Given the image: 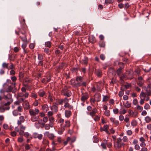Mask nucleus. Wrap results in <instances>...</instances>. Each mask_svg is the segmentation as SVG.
Segmentation results:
<instances>
[{
  "label": "nucleus",
  "instance_id": "obj_24",
  "mask_svg": "<svg viewBox=\"0 0 151 151\" xmlns=\"http://www.w3.org/2000/svg\"><path fill=\"white\" fill-rule=\"evenodd\" d=\"M145 120L146 122L149 123L151 122V117L147 116L145 117Z\"/></svg>",
  "mask_w": 151,
  "mask_h": 151
},
{
  "label": "nucleus",
  "instance_id": "obj_21",
  "mask_svg": "<svg viewBox=\"0 0 151 151\" xmlns=\"http://www.w3.org/2000/svg\"><path fill=\"white\" fill-rule=\"evenodd\" d=\"M38 94L40 97H43L45 95L46 93L44 91H40L38 92Z\"/></svg>",
  "mask_w": 151,
  "mask_h": 151
},
{
  "label": "nucleus",
  "instance_id": "obj_33",
  "mask_svg": "<svg viewBox=\"0 0 151 151\" xmlns=\"http://www.w3.org/2000/svg\"><path fill=\"white\" fill-rule=\"evenodd\" d=\"M99 45L100 47H104L105 46V42L102 41H100Z\"/></svg>",
  "mask_w": 151,
  "mask_h": 151
},
{
  "label": "nucleus",
  "instance_id": "obj_19",
  "mask_svg": "<svg viewBox=\"0 0 151 151\" xmlns=\"http://www.w3.org/2000/svg\"><path fill=\"white\" fill-rule=\"evenodd\" d=\"M20 37L22 40L24 42H27V39L26 37V35H24L20 36Z\"/></svg>",
  "mask_w": 151,
  "mask_h": 151
},
{
  "label": "nucleus",
  "instance_id": "obj_31",
  "mask_svg": "<svg viewBox=\"0 0 151 151\" xmlns=\"http://www.w3.org/2000/svg\"><path fill=\"white\" fill-rule=\"evenodd\" d=\"M137 124V122L136 120H133L131 122V125L133 127H136Z\"/></svg>",
  "mask_w": 151,
  "mask_h": 151
},
{
  "label": "nucleus",
  "instance_id": "obj_16",
  "mask_svg": "<svg viewBox=\"0 0 151 151\" xmlns=\"http://www.w3.org/2000/svg\"><path fill=\"white\" fill-rule=\"evenodd\" d=\"M39 116H38L34 115L31 116V120L32 121L34 122L37 121L39 119Z\"/></svg>",
  "mask_w": 151,
  "mask_h": 151
},
{
  "label": "nucleus",
  "instance_id": "obj_30",
  "mask_svg": "<svg viewBox=\"0 0 151 151\" xmlns=\"http://www.w3.org/2000/svg\"><path fill=\"white\" fill-rule=\"evenodd\" d=\"M109 98L108 96H103L102 101L104 102H106L108 101Z\"/></svg>",
  "mask_w": 151,
  "mask_h": 151
},
{
  "label": "nucleus",
  "instance_id": "obj_23",
  "mask_svg": "<svg viewBox=\"0 0 151 151\" xmlns=\"http://www.w3.org/2000/svg\"><path fill=\"white\" fill-rule=\"evenodd\" d=\"M145 83L144 81H138L137 82V84L139 86L142 87L143 86Z\"/></svg>",
  "mask_w": 151,
  "mask_h": 151
},
{
  "label": "nucleus",
  "instance_id": "obj_9",
  "mask_svg": "<svg viewBox=\"0 0 151 151\" xmlns=\"http://www.w3.org/2000/svg\"><path fill=\"white\" fill-rule=\"evenodd\" d=\"M23 105L25 110H28L30 108V106L29 104V102L27 100L24 101V102L23 103Z\"/></svg>",
  "mask_w": 151,
  "mask_h": 151
},
{
  "label": "nucleus",
  "instance_id": "obj_17",
  "mask_svg": "<svg viewBox=\"0 0 151 151\" xmlns=\"http://www.w3.org/2000/svg\"><path fill=\"white\" fill-rule=\"evenodd\" d=\"M97 112V110L96 108H94L92 111L89 113V114L91 116L95 115V114Z\"/></svg>",
  "mask_w": 151,
  "mask_h": 151
},
{
  "label": "nucleus",
  "instance_id": "obj_51",
  "mask_svg": "<svg viewBox=\"0 0 151 151\" xmlns=\"http://www.w3.org/2000/svg\"><path fill=\"white\" fill-rule=\"evenodd\" d=\"M24 96V94L22 93H19L17 96V98L18 99L19 97H23Z\"/></svg>",
  "mask_w": 151,
  "mask_h": 151
},
{
  "label": "nucleus",
  "instance_id": "obj_15",
  "mask_svg": "<svg viewBox=\"0 0 151 151\" xmlns=\"http://www.w3.org/2000/svg\"><path fill=\"white\" fill-rule=\"evenodd\" d=\"M142 88L146 91V92L145 93V94H148V95H151V90L150 89L147 88L146 86H145L143 87Z\"/></svg>",
  "mask_w": 151,
  "mask_h": 151
},
{
  "label": "nucleus",
  "instance_id": "obj_61",
  "mask_svg": "<svg viewBox=\"0 0 151 151\" xmlns=\"http://www.w3.org/2000/svg\"><path fill=\"white\" fill-rule=\"evenodd\" d=\"M100 117L98 116H96L94 119L95 121H98L100 120Z\"/></svg>",
  "mask_w": 151,
  "mask_h": 151
},
{
  "label": "nucleus",
  "instance_id": "obj_39",
  "mask_svg": "<svg viewBox=\"0 0 151 151\" xmlns=\"http://www.w3.org/2000/svg\"><path fill=\"white\" fill-rule=\"evenodd\" d=\"M104 114L106 116H109L110 114V111L109 110H106L104 112Z\"/></svg>",
  "mask_w": 151,
  "mask_h": 151
},
{
  "label": "nucleus",
  "instance_id": "obj_18",
  "mask_svg": "<svg viewBox=\"0 0 151 151\" xmlns=\"http://www.w3.org/2000/svg\"><path fill=\"white\" fill-rule=\"evenodd\" d=\"M64 106L65 108H68L70 109H72L73 108V106L70 105L68 102L65 104Z\"/></svg>",
  "mask_w": 151,
  "mask_h": 151
},
{
  "label": "nucleus",
  "instance_id": "obj_12",
  "mask_svg": "<svg viewBox=\"0 0 151 151\" xmlns=\"http://www.w3.org/2000/svg\"><path fill=\"white\" fill-rule=\"evenodd\" d=\"M76 81L77 82V84L79 86L81 85V82L82 81V78L81 77H77L76 78Z\"/></svg>",
  "mask_w": 151,
  "mask_h": 151
},
{
  "label": "nucleus",
  "instance_id": "obj_64",
  "mask_svg": "<svg viewBox=\"0 0 151 151\" xmlns=\"http://www.w3.org/2000/svg\"><path fill=\"white\" fill-rule=\"evenodd\" d=\"M134 148L137 150H138L140 149V146L137 144H136L134 146Z\"/></svg>",
  "mask_w": 151,
  "mask_h": 151
},
{
  "label": "nucleus",
  "instance_id": "obj_5",
  "mask_svg": "<svg viewBox=\"0 0 151 151\" xmlns=\"http://www.w3.org/2000/svg\"><path fill=\"white\" fill-rule=\"evenodd\" d=\"M29 114L31 116L38 114L39 112V110L37 109H35V110L33 109H30L29 110Z\"/></svg>",
  "mask_w": 151,
  "mask_h": 151
},
{
  "label": "nucleus",
  "instance_id": "obj_41",
  "mask_svg": "<svg viewBox=\"0 0 151 151\" xmlns=\"http://www.w3.org/2000/svg\"><path fill=\"white\" fill-rule=\"evenodd\" d=\"M127 111L125 109H123V110L121 111H120L119 112V113L120 114H126L127 113Z\"/></svg>",
  "mask_w": 151,
  "mask_h": 151
},
{
  "label": "nucleus",
  "instance_id": "obj_14",
  "mask_svg": "<svg viewBox=\"0 0 151 151\" xmlns=\"http://www.w3.org/2000/svg\"><path fill=\"white\" fill-rule=\"evenodd\" d=\"M88 98V95L87 93L83 94L81 97V100L82 101L84 102Z\"/></svg>",
  "mask_w": 151,
  "mask_h": 151
},
{
  "label": "nucleus",
  "instance_id": "obj_42",
  "mask_svg": "<svg viewBox=\"0 0 151 151\" xmlns=\"http://www.w3.org/2000/svg\"><path fill=\"white\" fill-rule=\"evenodd\" d=\"M122 139L123 141L124 142H127L128 141V138L126 136H124L123 137L122 140Z\"/></svg>",
  "mask_w": 151,
  "mask_h": 151
},
{
  "label": "nucleus",
  "instance_id": "obj_55",
  "mask_svg": "<svg viewBox=\"0 0 151 151\" xmlns=\"http://www.w3.org/2000/svg\"><path fill=\"white\" fill-rule=\"evenodd\" d=\"M134 112L132 110H129V113L130 116H132L134 114Z\"/></svg>",
  "mask_w": 151,
  "mask_h": 151
},
{
  "label": "nucleus",
  "instance_id": "obj_1",
  "mask_svg": "<svg viewBox=\"0 0 151 151\" xmlns=\"http://www.w3.org/2000/svg\"><path fill=\"white\" fill-rule=\"evenodd\" d=\"M114 146L116 150H120L122 147H124L125 144L122 142V139L119 137L117 139V140L114 141Z\"/></svg>",
  "mask_w": 151,
  "mask_h": 151
},
{
  "label": "nucleus",
  "instance_id": "obj_40",
  "mask_svg": "<svg viewBox=\"0 0 151 151\" xmlns=\"http://www.w3.org/2000/svg\"><path fill=\"white\" fill-rule=\"evenodd\" d=\"M70 139H71V138L70 137H68L67 138L66 140V141H65L64 142V145H67L68 144V141H70Z\"/></svg>",
  "mask_w": 151,
  "mask_h": 151
},
{
  "label": "nucleus",
  "instance_id": "obj_6",
  "mask_svg": "<svg viewBox=\"0 0 151 151\" xmlns=\"http://www.w3.org/2000/svg\"><path fill=\"white\" fill-rule=\"evenodd\" d=\"M62 92L63 95L68 97L71 96L72 94V93L70 91L68 90L67 91L66 89H63Z\"/></svg>",
  "mask_w": 151,
  "mask_h": 151
},
{
  "label": "nucleus",
  "instance_id": "obj_46",
  "mask_svg": "<svg viewBox=\"0 0 151 151\" xmlns=\"http://www.w3.org/2000/svg\"><path fill=\"white\" fill-rule=\"evenodd\" d=\"M113 2L112 0H105V3L107 4L112 3Z\"/></svg>",
  "mask_w": 151,
  "mask_h": 151
},
{
  "label": "nucleus",
  "instance_id": "obj_50",
  "mask_svg": "<svg viewBox=\"0 0 151 151\" xmlns=\"http://www.w3.org/2000/svg\"><path fill=\"white\" fill-rule=\"evenodd\" d=\"M122 69L121 68H119L116 71V73L118 76H119L120 74L122 73Z\"/></svg>",
  "mask_w": 151,
  "mask_h": 151
},
{
  "label": "nucleus",
  "instance_id": "obj_44",
  "mask_svg": "<svg viewBox=\"0 0 151 151\" xmlns=\"http://www.w3.org/2000/svg\"><path fill=\"white\" fill-rule=\"evenodd\" d=\"M42 143L43 144L46 145L49 143V142L47 140L44 139L42 142Z\"/></svg>",
  "mask_w": 151,
  "mask_h": 151
},
{
  "label": "nucleus",
  "instance_id": "obj_32",
  "mask_svg": "<svg viewBox=\"0 0 151 151\" xmlns=\"http://www.w3.org/2000/svg\"><path fill=\"white\" fill-rule=\"evenodd\" d=\"M45 46L48 47H50L51 46V43L50 41H47L45 42Z\"/></svg>",
  "mask_w": 151,
  "mask_h": 151
},
{
  "label": "nucleus",
  "instance_id": "obj_63",
  "mask_svg": "<svg viewBox=\"0 0 151 151\" xmlns=\"http://www.w3.org/2000/svg\"><path fill=\"white\" fill-rule=\"evenodd\" d=\"M27 46V44L26 42H24L22 45V47L23 49H25Z\"/></svg>",
  "mask_w": 151,
  "mask_h": 151
},
{
  "label": "nucleus",
  "instance_id": "obj_49",
  "mask_svg": "<svg viewBox=\"0 0 151 151\" xmlns=\"http://www.w3.org/2000/svg\"><path fill=\"white\" fill-rule=\"evenodd\" d=\"M20 136H24L26 137H28L29 136V134L28 132H24V133L23 134L21 135H20Z\"/></svg>",
  "mask_w": 151,
  "mask_h": 151
},
{
  "label": "nucleus",
  "instance_id": "obj_53",
  "mask_svg": "<svg viewBox=\"0 0 151 151\" xmlns=\"http://www.w3.org/2000/svg\"><path fill=\"white\" fill-rule=\"evenodd\" d=\"M127 134L128 135L130 136L132 134V132L131 130H129L127 131Z\"/></svg>",
  "mask_w": 151,
  "mask_h": 151
},
{
  "label": "nucleus",
  "instance_id": "obj_37",
  "mask_svg": "<svg viewBox=\"0 0 151 151\" xmlns=\"http://www.w3.org/2000/svg\"><path fill=\"white\" fill-rule=\"evenodd\" d=\"M24 76V73L22 72H20L19 75L20 80H22Z\"/></svg>",
  "mask_w": 151,
  "mask_h": 151
},
{
  "label": "nucleus",
  "instance_id": "obj_58",
  "mask_svg": "<svg viewBox=\"0 0 151 151\" xmlns=\"http://www.w3.org/2000/svg\"><path fill=\"white\" fill-rule=\"evenodd\" d=\"M100 58L102 60H104L105 58V55L103 54H101L100 55Z\"/></svg>",
  "mask_w": 151,
  "mask_h": 151
},
{
  "label": "nucleus",
  "instance_id": "obj_3",
  "mask_svg": "<svg viewBox=\"0 0 151 151\" xmlns=\"http://www.w3.org/2000/svg\"><path fill=\"white\" fill-rule=\"evenodd\" d=\"M70 122L69 121H65V123H62L60 124V129L62 131H64L66 127H69L70 126Z\"/></svg>",
  "mask_w": 151,
  "mask_h": 151
},
{
  "label": "nucleus",
  "instance_id": "obj_45",
  "mask_svg": "<svg viewBox=\"0 0 151 151\" xmlns=\"http://www.w3.org/2000/svg\"><path fill=\"white\" fill-rule=\"evenodd\" d=\"M18 101H19V102L20 104L22 102H23V103L24 102V101L25 100V99L23 98H18Z\"/></svg>",
  "mask_w": 151,
  "mask_h": 151
},
{
  "label": "nucleus",
  "instance_id": "obj_43",
  "mask_svg": "<svg viewBox=\"0 0 151 151\" xmlns=\"http://www.w3.org/2000/svg\"><path fill=\"white\" fill-rule=\"evenodd\" d=\"M48 120V118L47 116H44L43 118L42 119V121H43V122L44 123H46L47 122Z\"/></svg>",
  "mask_w": 151,
  "mask_h": 151
},
{
  "label": "nucleus",
  "instance_id": "obj_20",
  "mask_svg": "<svg viewBox=\"0 0 151 151\" xmlns=\"http://www.w3.org/2000/svg\"><path fill=\"white\" fill-rule=\"evenodd\" d=\"M65 116L66 117L69 118L71 115V112L70 111L66 110L65 111Z\"/></svg>",
  "mask_w": 151,
  "mask_h": 151
},
{
  "label": "nucleus",
  "instance_id": "obj_22",
  "mask_svg": "<svg viewBox=\"0 0 151 151\" xmlns=\"http://www.w3.org/2000/svg\"><path fill=\"white\" fill-rule=\"evenodd\" d=\"M95 73L96 75L98 77H101V71L99 70H96Z\"/></svg>",
  "mask_w": 151,
  "mask_h": 151
},
{
  "label": "nucleus",
  "instance_id": "obj_47",
  "mask_svg": "<svg viewBox=\"0 0 151 151\" xmlns=\"http://www.w3.org/2000/svg\"><path fill=\"white\" fill-rule=\"evenodd\" d=\"M119 68L122 69L124 68V64L122 63H119Z\"/></svg>",
  "mask_w": 151,
  "mask_h": 151
},
{
  "label": "nucleus",
  "instance_id": "obj_27",
  "mask_svg": "<svg viewBox=\"0 0 151 151\" xmlns=\"http://www.w3.org/2000/svg\"><path fill=\"white\" fill-rule=\"evenodd\" d=\"M9 101L7 102V103H5L4 105H3V106H8L7 107H4V110H9Z\"/></svg>",
  "mask_w": 151,
  "mask_h": 151
},
{
  "label": "nucleus",
  "instance_id": "obj_48",
  "mask_svg": "<svg viewBox=\"0 0 151 151\" xmlns=\"http://www.w3.org/2000/svg\"><path fill=\"white\" fill-rule=\"evenodd\" d=\"M138 103V101L137 99H134L133 101V104L134 105H137V104Z\"/></svg>",
  "mask_w": 151,
  "mask_h": 151
},
{
  "label": "nucleus",
  "instance_id": "obj_62",
  "mask_svg": "<svg viewBox=\"0 0 151 151\" xmlns=\"http://www.w3.org/2000/svg\"><path fill=\"white\" fill-rule=\"evenodd\" d=\"M113 111L114 114H117L119 112V110L118 109L116 108L113 109Z\"/></svg>",
  "mask_w": 151,
  "mask_h": 151
},
{
  "label": "nucleus",
  "instance_id": "obj_56",
  "mask_svg": "<svg viewBox=\"0 0 151 151\" xmlns=\"http://www.w3.org/2000/svg\"><path fill=\"white\" fill-rule=\"evenodd\" d=\"M116 83V82L115 80H114L113 78H112L111 79V81L110 82V84L113 86L114 84Z\"/></svg>",
  "mask_w": 151,
  "mask_h": 151
},
{
  "label": "nucleus",
  "instance_id": "obj_60",
  "mask_svg": "<svg viewBox=\"0 0 151 151\" xmlns=\"http://www.w3.org/2000/svg\"><path fill=\"white\" fill-rule=\"evenodd\" d=\"M38 58L40 60H42L43 59V56L41 54H38Z\"/></svg>",
  "mask_w": 151,
  "mask_h": 151
},
{
  "label": "nucleus",
  "instance_id": "obj_13",
  "mask_svg": "<svg viewBox=\"0 0 151 151\" xmlns=\"http://www.w3.org/2000/svg\"><path fill=\"white\" fill-rule=\"evenodd\" d=\"M25 121V119L24 116H21L19 118V120L17 121V124L18 125L21 124L22 123L24 122Z\"/></svg>",
  "mask_w": 151,
  "mask_h": 151
},
{
  "label": "nucleus",
  "instance_id": "obj_34",
  "mask_svg": "<svg viewBox=\"0 0 151 151\" xmlns=\"http://www.w3.org/2000/svg\"><path fill=\"white\" fill-rule=\"evenodd\" d=\"M131 106V103H130L128 101H127L125 105V107L127 108H129Z\"/></svg>",
  "mask_w": 151,
  "mask_h": 151
},
{
  "label": "nucleus",
  "instance_id": "obj_35",
  "mask_svg": "<svg viewBox=\"0 0 151 151\" xmlns=\"http://www.w3.org/2000/svg\"><path fill=\"white\" fill-rule=\"evenodd\" d=\"M50 127H52V126H51L48 124H47L45 126V129L46 130H49L50 129Z\"/></svg>",
  "mask_w": 151,
  "mask_h": 151
},
{
  "label": "nucleus",
  "instance_id": "obj_36",
  "mask_svg": "<svg viewBox=\"0 0 151 151\" xmlns=\"http://www.w3.org/2000/svg\"><path fill=\"white\" fill-rule=\"evenodd\" d=\"M150 108V106L148 103H146L144 106L145 109L147 110L149 109Z\"/></svg>",
  "mask_w": 151,
  "mask_h": 151
},
{
  "label": "nucleus",
  "instance_id": "obj_28",
  "mask_svg": "<svg viewBox=\"0 0 151 151\" xmlns=\"http://www.w3.org/2000/svg\"><path fill=\"white\" fill-rule=\"evenodd\" d=\"M136 108L139 111H141L143 110V107L142 106H139L138 104L137 105Z\"/></svg>",
  "mask_w": 151,
  "mask_h": 151
},
{
  "label": "nucleus",
  "instance_id": "obj_25",
  "mask_svg": "<svg viewBox=\"0 0 151 151\" xmlns=\"http://www.w3.org/2000/svg\"><path fill=\"white\" fill-rule=\"evenodd\" d=\"M88 58L87 57H85L82 60L83 63L84 64H86L88 63Z\"/></svg>",
  "mask_w": 151,
  "mask_h": 151
},
{
  "label": "nucleus",
  "instance_id": "obj_54",
  "mask_svg": "<svg viewBox=\"0 0 151 151\" xmlns=\"http://www.w3.org/2000/svg\"><path fill=\"white\" fill-rule=\"evenodd\" d=\"M31 96V97L34 98L35 99H36L37 97V94L36 93H32Z\"/></svg>",
  "mask_w": 151,
  "mask_h": 151
},
{
  "label": "nucleus",
  "instance_id": "obj_29",
  "mask_svg": "<svg viewBox=\"0 0 151 151\" xmlns=\"http://www.w3.org/2000/svg\"><path fill=\"white\" fill-rule=\"evenodd\" d=\"M42 108L43 110L47 111L48 108V106L46 104H45L42 106Z\"/></svg>",
  "mask_w": 151,
  "mask_h": 151
},
{
  "label": "nucleus",
  "instance_id": "obj_10",
  "mask_svg": "<svg viewBox=\"0 0 151 151\" xmlns=\"http://www.w3.org/2000/svg\"><path fill=\"white\" fill-rule=\"evenodd\" d=\"M44 134L45 136L47 137L49 139L51 140L53 139L55 137L54 134H53L50 133L49 132H45Z\"/></svg>",
  "mask_w": 151,
  "mask_h": 151
},
{
  "label": "nucleus",
  "instance_id": "obj_11",
  "mask_svg": "<svg viewBox=\"0 0 151 151\" xmlns=\"http://www.w3.org/2000/svg\"><path fill=\"white\" fill-rule=\"evenodd\" d=\"M42 134H39L37 133L33 134V137L35 138H37L39 140H41L42 138Z\"/></svg>",
  "mask_w": 151,
  "mask_h": 151
},
{
  "label": "nucleus",
  "instance_id": "obj_4",
  "mask_svg": "<svg viewBox=\"0 0 151 151\" xmlns=\"http://www.w3.org/2000/svg\"><path fill=\"white\" fill-rule=\"evenodd\" d=\"M151 95H148L145 93L143 91H142L139 95V97H142L145 99V101H148L150 100L149 96Z\"/></svg>",
  "mask_w": 151,
  "mask_h": 151
},
{
  "label": "nucleus",
  "instance_id": "obj_26",
  "mask_svg": "<svg viewBox=\"0 0 151 151\" xmlns=\"http://www.w3.org/2000/svg\"><path fill=\"white\" fill-rule=\"evenodd\" d=\"M104 131L106 132L107 134L109 133V131L108 129L109 128V126L108 125H106L104 126L103 127Z\"/></svg>",
  "mask_w": 151,
  "mask_h": 151
},
{
  "label": "nucleus",
  "instance_id": "obj_57",
  "mask_svg": "<svg viewBox=\"0 0 151 151\" xmlns=\"http://www.w3.org/2000/svg\"><path fill=\"white\" fill-rule=\"evenodd\" d=\"M11 135L13 137H14L17 135V132L15 131H13L11 132Z\"/></svg>",
  "mask_w": 151,
  "mask_h": 151
},
{
  "label": "nucleus",
  "instance_id": "obj_7",
  "mask_svg": "<svg viewBox=\"0 0 151 151\" xmlns=\"http://www.w3.org/2000/svg\"><path fill=\"white\" fill-rule=\"evenodd\" d=\"M18 125L19 126L20 129L19 134L20 135H21L24 133V130H25L26 128V127L22 124Z\"/></svg>",
  "mask_w": 151,
  "mask_h": 151
},
{
  "label": "nucleus",
  "instance_id": "obj_2",
  "mask_svg": "<svg viewBox=\"0 0 151 151\" xmlns=\"http://www.w3.org/2000/svg\"><path fill=\"white\" fill-rule=\"evenodd\" d=\"M11 79L13 82L10 83L11 85H10V92L12 91L13 92H14L16 91V89L15 88V82L17 80V78L15 76H14L11 77Z\"/></svg>",
  "mask_w": 151,
  "mask_h": 151
},
{
  "label": "nucleus",
  "instance_id": "obj_52",
  "mask_svg": "<svg viewBox=\"0 0 151 151\" xmlns=\"http://www.w3.org/2000/svg\"><path fill=\"white\" fill-rule=\"evenodd\" d=\"M99 142V139L96 137H93V142L95 143H97Z\"/></svg>",
  "mask_w": 151,
  "mask_h": 151
},
{
  "label": "nucleus",
  "instance_id": "obj_8",
  "mask_svg": "<svg viewBox=\"0 0 151 151\" xmlns=\"http://www.w3.org/2000/svg\"><path fill=\"white\" fill-rule=\"evenodd\" d=\"M68 99L66 97H65L63 99H60L58 101V103L60 105H63V103H64L65 104L68 102L70 99Z\"/></svg>",
  "mask_w": 151,
  "mask_h": 151
},
{
  "label": "nucleus",
  "instance_id": "obj_59",
  "mask_svg": "<svg viewBox=\"0 0 151 151\" xmlns=\"http://www.w3.org/2000/svg\"><path fill=\"white\" fill-rule=\"evenodd\" d=\"M119 119L120 121H122L124 119V116L122 115H120L119 116Z\"/></svg>",
  "mask_w": 151,
  "mask_h": 151
},
{
  "label": "nucleus",
  "instance_id": "obj_38",
  "mask_svg": "<svg viewBox=\"0 0 151 151\" xmlns=\"http://www.w3.org/2000/svg\"><path fill=\"white\" fill-rule=\"evenodd\" d=\"M140 100L139 101V103L140 105H143L145 102V100L142 97H140Z\"/></svg>",
  "mask_w": 151,
  "mask_h": 151
}]
</instances>
